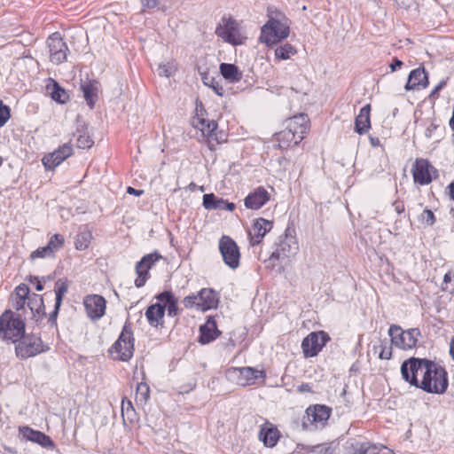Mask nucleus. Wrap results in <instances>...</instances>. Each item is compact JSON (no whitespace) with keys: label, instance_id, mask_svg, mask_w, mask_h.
I'll return each instance as SVG.
<instances>
[{"label":"nucleus","instance_id":"obj_58","mask_svg":"<svg viewBox=\"0 0 454 454\" xmlns=\"http://www.w3.org/2000/svg\"><path fill=\"white\" fill-rule=\"evenodd\" d=\"M446 83H447V80H442V81H441V82H439V83H438V84L434 88V90L431 91L430 96H431V97H434V96H436V95L439 93V91H440L443 87H445Z\"/></svg>","mask_w":454,"mask_h":454},{"label":"nucleus","instance_id":"obj_34","mask_svg":"<svg viewBox=\"0 0 454 454\" xmlns=\"http://www.w3.org/2000/svg\"><path fill=\"white\" fill-rule=\"evenodd\" d=\"M223 199L218 198L214 193L203 195V207L207 210H222L223 207Z\"/></svg>","mask_w":454,"mask_h":454},{"label":"nucleus","instance_id":"obj_43","mask_svg":"<svg viewBox=\"0 0 454 454\" xmlns=\"http://www.w3.org/2000/svg\"><path fill=\"white\" fill-rule=\"evenodd\" d=\"M378 349H380L379 357L380 359L388 360L391 358L392 348L390 346L387 347V346L383 345V342L380 340L379 345L372 346V350L374 351V353H377Z\"/></svg>","mask_w":454,"mask_h":454},{"label":"nucleus","instance_id":"obj_50","mask_svg":"<svg viewBox=\"0 0 454 454\" xmlns=\"http://www.w3.org/2000/svg\"><path fill=\"white\" fill-rule=\"evenodd\" d=\"M367 454H395L394 451L385 446L372 445L367 447Z\"/></svg>","mask_w":454,"mask_h":454},{"label":"nucleus","instance_id":"obj_35","mask_svg":"<svg viewBox=\"0 0 454 454\" xmlns=\"http://www.w3.org/2000/svg\"><path fill=\"white\" fill-rule=\"evenodd\" d=\"M276 136L278 146L281 149H286L291 146L292 143L294 145L295 140H297V137L287 128L278 133Z\"/></svg>","mask_w":454,"mask_h":454},{"label":"nucleus","instance_id":"obj_19","mask_svg":"<svg viewBox=\"0 0 454 454\" xmlns=\"http://www.w3.org/2000/svg\"><path fill=\"white\" fill-rule=\"evenodd\" d=\"M309 119L308 115L304 114L294 115L287 120L286 128L297 137L294 145H299L303 139L304 134L307 133L309 129Z\"/></svg>","mask_w":454,"mask_h":454},{"label":"nucleus","instance_id":"obj_62","mask_svg":"<svg viewBox=\"0 0 454 454\" xmlns=\"http://www.w3.org/2000/svg\"><path fill=\"white\" fill-rule=\"evenodd\" d=\"M127 192L129 194H131V195H135V196H140L144 193V191L143 190H137V189H135L131 186H129L127 188Z\"/></svg>","mask_w":454,"mask_h":454},{"label":"nucleus","instance_id":"obj_28","mask_svg":"<svg viewBox=\"0 0 454 454\" xmlns=\"http://www.w3.org/2000/svg\"><path fill=\"white\" fill-rule=\"evenodd\" d=\"M259 439L266 447H274L279 439V431L272 424L266 422L260 429Z\"/></svg>","mask_w":454,"mask_h":454},{"label":"nucleus","instance_id":"obj_12","mask_svg":"<svg viewBox=\"0 0 454 454\" xmlns=\"http://www.w3.org/2000/svg\"><path fill=\"white\" fill-rule=\"evenodd\" d=\"M228 377L237 380V384L247 386L254 384L256 380L264 379L266 373L263 370H258L253 367L231 368L227 372Z\"/></svg>","mask_w":454,"mask_h":454},{"label":"nucleus","instance_id":"obj_8","mask_svg":"<svg viewBox=\"0 0 454 454\" xmlns=\"http://www.w3.org/2000/svg\"><path fill=\"white\" fill-rule=\"evenodd\" d=\"M331 415V409L325 405L317 404L309 406L301 419L302 428L305 430H313L317 428V424L324 425Z\"/></svg>","mask_w":454,"mask_h":454},{"label":"nucleus","instance_id":"obj_31","mask_svg":"<svg viewBox=\"0 0 454 454\" xmlns=\"http://www.w3.org/2000/svg\"><path fill=\"white\" fill-rule=\"evenodd\" d=\"M371 106L366 105L360 109L355 121V131L360 135L366 133L371 128Z\"/></svg>","mask_w":454,"mask_h":454},{"label":"nucleus","instance_id":"obj_63","mask_svg":"<svg viewBox=\"0 0 454 454\" xmlns=\"http://www.w3.org/2000/svg\"><path fill=\"white\" fill-rule=\"evenodd\" d=\"M397 6L401 8H408L410 6V0H393Z\"/></svg>","mask_w":454,"mask_h":454},{"label":"nucleus","instance_id":"obj_52","mask_svg":"<svg viewBox=\"0 0 454 454\" xmlns=\"http://www.w3.org/2000/svg\"><path fill=\"white\" fill-rule=\"evenodd\" d=\"M334 450L330 446H315L313 447L311 453L312 454H333Z\"/></svg>","mask_w":454,"mask_h":454},{"label":"nucleus","instance_id":"obj_47","mask_svg":"<svg viewBox=\"0 0 454 454\" xmlns=\"http://www.w3.org/2000/svg\"><path fill=\"white\" fill-rule=\"evenodd\" d=\"M27 306L30 309L31 312H34V309H35L36 308L44 305L43 298L40 294H33L31 296L27 298Z\"/></svg>","mask_w":454,"mask_h":454},{"label":"nucleus","instance_id":"obj_37","mask_svg":"<svg viewBox=\"0 0 454 454\" xmlns=\"http://www.w3.org/2000/svg\"><path fill=\"white\" fill-rule=\"evenodd\" d=\"M68 290V282L67 279L59 278L56 281L54 291H55V302L62 304L63 298Z\"/></svg>","mask_w":454,"mask_h":454},{"label":"nucleus","instance_id":"obj_51","mask_svg":"<svg viewBox=\"0 0 454 454\" xmlns=\"http://www.w3.org/2000/svg\"><path fill=\"white\" fill-rule=\"evenodd\" d=\"M16 297L27 300L29 296V288L26 284H20L15 289Z\"/></svg>","mask_w":454,"mask_h":454},{"label":"nucleus","instance_id":"obj_59","mask_svg":"<svg viewBox=\"0 0 454 454\" xmlns=\"http://www.w3.org/2000/svg\"><path fill=\"white\" fill-rule=\"evenodd\" d=\"M403 65V61L398 59H394L392 63L389 65V67L392 72L396 71L398 68H400Z\"/></svg>","mask_w":454,"mask_h":454},{"label":"nucleus","instance_id":"obj_29","mask_svg":"<svg viewBox=\"0 0 454 454\" xmlns=\"http://www.w3.org/2000/svg\"><path fill=\"white\" fill-rule=\"evenodd\" d=\"M164 315L165 306L160 301L150 305L145 313L149 325L153 327L162 325Z\"/></svg>","mask_w":454,"mask_h":454},{"label":"nucleus","instance_id":"obj_41","mask_svg":"<svg viewBox=\"0 0 454 454\" xmlns=\"http://www.w3.org/2000/svg\"><path fill=\"white\" fill-rule=\"evenodd\" d=\"M55 254L51 251L50 247H39L36 250L33 251L30 254V259L32 261L38 258H54Z\"/></svg>","mask_w":454,"mask_h":454},{"label":"nucleus","instance_id":"obj_49","mask_svg":"<svg viewBox=\"0 0 454 454\" xmlns=\"http://www.w3.org/2000/svg\"><path fill=\"white\" fill-rule=\"evenodd\" d=\"M420 221L427 226H433L435 223V216L433 211L427 208L424 209L420 215Z\"/></svg>","mask_w":454,"mask_h":454},{"label":"nucleus","instance_id":"obj_48","mask_svg":"<svg viewBox=\"0 0 454 454\" xmlns=\"http://www.w3.org/2000/svg\"><path fill=\"white\" fill-rule=\"evenodd\" d=\"M11 117V109L0 100V128L3 127Z\"/></svg>","mask_w":454,"mask_h":454},{"label":"nucleus","instance_id":"obj_2","mask_svg":"<svg viewBox=\"0 0 454 454\" xmlns=\"http://www.w3.org/2000/svg\"><path fill=\"white\" fill-rule=\"evenodd\" d=\"M290 20L283 12H270L268 21L261 29V42L272 46L286 39L290 34Z\"/></svg>","mask_w":454,"mask_h":454},{"label":"nucleus","instance_id":"obj_27","mask_svg":"<svg viewBox=\"0 0 454 454\" xmlns=\"http://www.w3.org/2000/svg\"><path fill=\"white\" fill-rule=\"evenodd\" d=\"M45 90L51 99L59 104H66L69 100L68 92L51 78L48 80Z\"/></svg>","mask_w":454,"mask_h":454},{"label":"nucleus","instance_id":"obj_38","mask_svg":"<svg viewBox=\"0 0 454 454\" xmlns=\"http://www.w3.org/2000/svg\"><path fill=\"white\" fill-rule=\"evenodd\" d=\"M202 81H203V83L206 86L210 87L216 95L221 96V97L223 96L224 90H223V86L214 77L209 76L207 74H204L202 76Z\"/></svg>","mask_w":454,"mask_h":454},{"label":"nucleus","instance_id":"obj_55","mask_svg":"<svg viewBox=\"0 0 454 454\" xmlns=\"http://www.w3.org/2000/svg\"><path fill=\"white\" fill-rule=\"evenodd\" d=\"M31 313L33 315V318L35 319V321L39 322L46 316L45 306L43 305L39 308H36L35 309H34V312Z\"/></svg>","mask_w":454,"mask_h":454},{"label":"nucleus","instance_id":"obj_21","mask_svg":"<svg viewBox=\"0 0 454 454\" xmlns=\"http://www.w3.org/2000/svg\"><path fill=\"white\" fill-rule=\"evenodd\" d=\"M19 431L23 438L27 441L38 443L43 448L53 449L55 446L51 437L41 431L34 430L27 426L20 427Z\"/></svg>","mask_w":454,"mask_h":454},{"label":"nucleus","instance_id":"obj_6","mask_svg":"<svg viewBox=\"0 0 454 454\" xmlns=\"http://www.w3.org/2000/svg\"><path fill=\"white\" fill-rule=\"evenodd\" d=\"M215 34L225 43L241 45L247 37L243 35L239 24L232 18H223L215 29Z\"/></svg>","mask_w":454,"mask_h":454},{"label":"nucleus","instance_id":"obj_32","mask_svg":"<svg viewBox=\"0 0 454 454\" xmlns=\"http://www.w3.org/2000/svg\"><path fill=\"white\" fill-rule=\"evenodd\" d=\"M98 82L95 80L82 82L81 84L83 98L90 109L94 107L96 100L98 99Z\"/></svg>","mask_w":454,"mask_h":454},{"label":"nucleus","instance_id":"obj_25","mask_svg":"<svg viewBox=\"0 0 454 454\" xmlns=\"http://www.w3.org/2000/svg\"><path fill=\"white\" fill-rule=\"evenodd\" d=\"M200 333L199 342L202 345L212 342L221 334L215 320L211 317L200 327Z\"/></svg>","mask_w":454,"mask_h":454},{"label":"nucleus","instance_id":"obj_46","mask_svg":"<svg viewBox=\"0 0 454 454\" xmlns=\"http://www.w3.org/2000/svg\"><path fill=\"white\" fill-rule=\"evenodd\" d=\"M125 414L128 416V419L130 421H132L133 417L136 415V411H135V409L133 407L131 401L123 399L121 402V415H122V417H124Z\"/></svg>","mask_w":454,"mask_h":454},{"label":"nucleus","instance_id":"obj_3","mask_svg":"<svg viewBox=\"0 0 454 454\" xmlns=\"http://www.w3.org/2000/svg\"><path fill=\"white\" fill-rule=\"evenodd\" d=\"M134 340L131 325L126 322L118 339L109 348L113 359L121 362L129 361L135 350Z\"/></svg>","mask_w":454,"mask_h":454},{"label":"nucleus","instance_id":"obj_54","mask_svg":"<svg viewBox=\"0 0 454 454\" xmlns=\"http://www.w3.org/2000/svg\"><path fill=\"white\" fill-rule=\"evenodd\" d=\"M183 302L184 307L187 309L196 308L198 309V299L195 294L186 296Z\"/></svg>","mask_w":454,"mask_h":454},{"label":"nucleus","instance_id":"obj_53","mask_svg":"<svg viewBox=\"0 0 454 454\" xmlns=\"http://www.w3.org/2000/svg\"><path fill=\"white\" fill-rule=\"evenodd\" d=\"M60 307H61V304H59V303L58 304L55 302L54 309L50 314L49 318H48V322L51 324V326L57 325V318H58V315H59Z\"/></svg>","mask_w":454,"mask_h":454},{"label":"nucleus","instance_id":"obj_56","mask_svg":"<svg viewBox=\"0 0 454 454\" xmlns=\"http://www.w3.org/2000/svg\"><path fill=\"white\" fill-rule=\"evenodd\" d=\"M27 280L30 284H34L35 286L36 291H43V285L36 276H29L27 277Z\"/></svg>","mask_w":454,"mask_h":454},{"label":"nucleus","instance_id":"obj_23","mask_svg":"<svg viewBox=\"0 0 454 454\" xmlns=\"http://www.w3.org/2000/svg\"><path fill=\"white\" fill-rule=\"evenodd\" d=\"M196 116L192 118V126L196 129H200L205 137H212L214 131L217 129V122L214 120H208L203 117L204 109L202 105L200 108L196 107Z\"/></svg>","mask_w":454,"mask_h":454},{"label":"nucleus","instance_id":"obj_20","mask_svg":"<svg viewBox=\"0 0 454 454\" xmlns=\"http://www.w3.org/2000/svg\"><path fill=\"white\" fill-rule=\"evenodd\" d=\"M273 222L264 218H257L254 221L248 235L252 246L260 244L264 236L272 229Z\"/></svg>","mask_w":454,"mask_h":454},{"label":"nucleus","instance_id":"obj_11","mask_svg":"<svg viewBox=\"0 0 454 454\" xmlns=\"http://www.w3.org/2000/svg\"><path fill=\"white\" fill-rule=\"evenodd\" d=\"M219 250L223 260L231 269L239 265L240 253L236 242L228 236H223L219 240Z\"/></svg>","mask_w":454,"mask_h":454},{"label":"nucleus","instance_id":"obj_36","mask_svg":"<svg viewBox=\"0 0 454 454\" xmlns=\"http://www.w3.org/2000/svg\"><path fill=\"white\" fill-rule=\"evenodd\" d=\"M297 53L296 48L291 43L279 45L275 50V57L278 59L286 60Z\"/></svg>","mask_w":454,"mask_h":454},{"label":"nucleus","instance_id":"obj_64","mask_svg":"<svg viewBox=\"0 0 454 454\" xmlns=\"http://www.w3.org/2000/svg\"><path fill=\"white\" fill-rule=\"evenodd\" d=\"M394 207H395V210L398 213V214H401L404 211V205L402 203V202H399V201H395L394 203Z\"/></svg>","mask_w":454,"mask_h":454},{"label":"nucleus","instance_id":"obj_7","mask_svg":"<svg viewBox=\"0 0 454 454\" xmlns=\"http://www.w3.org/2000/svg\"><path fill=\"white\" fill-rule=\"evenodd\" d=\"M388 334L393 345L402 349H409L416 346L420 331L418 328L403 331L400 326L392 325L389 327Z\"/></svg>","mask_w":454,"mask_h":454},{"label":"nucleus","instance_id":"obj_42","mask_svg":"<svg viewBox=\"0 0 454 454\" xmlns=\"http://www.w3.org/2000/svg\"><path fill=\"white\" fill-rule=\"evenodd\" d=\"M176 71V67L174 62H168L164 64H160L157 69V72L160 76L170 77Z\"/></svg>","mask_w":454,"mask_h":454},{"label":"nucleus","instance_id":"obj_24","mask_svg":"<svg viewBox=\"0 0 454 454\" xmlns=\"http://www.w3.org/2000/svg\"><path fill=\"white\" fill-rule=\"evenodd\" d=\"M198 299V309L206 311L216 308L218 294L212 289L203 288L195 294Z\"/></svg>","mask_w":454,"mask_h":454},{"label":"nucleus","instance_id":"obj_30","mask_svg":"<svg viewBox=\"0 0 454 454\" xmlns=\"http://www.w3.org/2000/svg\"><path fill=\"white\" fill-rule=\"evenodd\" d=\"M155 298L165 306V310H168L169 317H176L178 315L177 300L171 291H163L158 294Z\"/></svg>","mask_w":454,"mask_h":454},{"label":"nucleus","instance_id":"obj_16","mask_svg":"<svg viewBox=\"0 0 454 454\" xmlns=\"http://www.w3.org/2000/svg\"><path fill=\"white\" fill-rule=\"evenodd\" d=\"M106 301L98 294H89L83 300L87 316L92 320L100 319L106 312Z\"/></svg>","mask_w":454,"mask_h":454},{"label":"nucleus","instance_id":"obj_61","mask_svg":"<svg viewBox=\"0 0 454 454\" xmlns=\"http://www.w3.org/2000/svg\"><path fill=\"white\" fill-rule=\"evenodd\" d=\"M236 206L234 203L232 202H229L227 200H223V209L222 210H225V211H233L235 209Z\"/></svg>","mask_w":454,"mask_h":454},{"label":"nucleus","instance_id":"obj_45","mask_svg":"<svg viewBox=\"0 0 454 454\" xmlns=\"http://www.w3.org/2000/svg\"><path fill=\"white\" fill-rule=\"evenodd\" d=\"M93 144L94 141L89 135H86L85 133L79 134L76 138V145L81 149H89L93 145Z\"/></svg>","mask_w":454,"mask_h":454},{"label":"nucleus","instance_id":"obj_9","mask_svg":"<svg viewBox=\"0 0 454 454\" xmlns=\"http://www.w3.org/2000/svg\"><path fill=\"white\" fill-rule=\"evenodd\" d=\"M330 340L329 334L324 331L310 333L301 342L303 356L306 358L316 356Z\"/></svg>","mask_w":454,"mask_h":454},{"label":"nucleus","instance_id":"obj_5","mask_svg":"<svg viewBox=\"0 0 454 454\" xmlns=\"http://www.w3.org/2000/svg\"><path fill=\"white\" fill-rule=\"evenodd\" d=\"M15 343V354L17 357L22 360L35 356L50 349V347L44 344L40 337L34 334H24Z\"/></svg>","mask_w":454,"mask_h":454},{"label":"nucleus","instance_id":"obj_39","mask_svg":"<svg viewBox=\"0 0 454 454\" xmlns=\"http://www.w3.org/2000/svg\"><path fill=\"white\" fill-rule=\"evenodd\" d=\"M150 396L149 386L146 383H138L137 387L136 401L139 403H145Z\"/></svg>","mask_w":454,"mask_h":454},{"label":"nucleus","instance_id":"obj_40","mask_svg":"<svg viewBox=\"0 0 454 454\" xmlns=\"http://www.w3.org/2000/svg\"><path fill=\"white\" fill-rule=\"evenodd\" d=\"M64 244H65L64 237L60 234H54L50 239L46 247H50L51 251L53 252V254H55V253L57 251H59V249H61L63 247Z\"/></svg>","mask_w":454,"mask_h":454},{"label":"nucleus","instance_id":"obj_57","mask_svg":"<svg viewBox=\"0 0 454 454\" xmlns=\"http://www.w3.org/2000/svg\"><path fill=\"white\" fill-rule=\"evenodd\" d=\"M143 9H153L159 5L158 0H140Z\"/></svg>","mask_w":454,"mask_h":454},{"label":"nucleus","instance_id":"obj_60","mask_svg":"<svg viewBox=\"0 0 454 454\" xmlns=\"http://www.w3.org/2000/svg\"><path fill=\"white\" fill-rule=\"evenodd\" d=\"M26 304V301L16 297V301L13 303V307L16 310L22 309Z\"/></svg>","mask_w":454,"mask_h":454},{"label":"nucleus","instance_id":"obj_33","mask_svg":"<svg viewBox=\"0 0 454 454\" xmlns=\"http://www.w3.org/2000/svg\"><path fill=\"white\" fill-rule=\"evenodd\" d=\"M219 69L223 77L230 82H238L242 79V73L234 64L222 63Z\"/></svg>","mask_w":454,"mask_h":454},{"label":"nucleus","instance_id":"obj_14","mask_svg":"<svg viewBox=\"0 0 454 454\" xmlns=\"http://www.w3.org/2000/svg\"><path fill=\"white\" fill-rule=\"evenodd\" d=\"M47 45L52 63L59 65L67 60L69 50L59 32H55L48 37Z\"/></svg>","mask_w":454,"mask_h":454},{"label":"nucleus","instance_id":"obj_13","mask_svg":"<svg viewBox=\"0 0 454 454\" xmlns=\"http://www.w3.org/2000/svg\"><path fill=\"white\" fill-rule=\"evenodd\" d=\"M161 258L162 256L159 253L153 252L144 255L141 260L137 262L136 273L137 278L135 280V286L139 288L145 285V282L150 277L149 270Z\"/></svg>","mask_w":454,"mask_h":454},{"label":"nucleus","instance_id":"obj_1","mask_svg":"<svg viewBox=\"0 0 454 454\" xmlns=\"http://www.w3.org/2000/svg\"><path fill=\"white\" fill-rule=\"evenodd\" d=\"M433 361L427 358L410 357L401 364L403 379L411 386L422 390H432L429 378ZM434 389V387H433Z\"/></svg>","mask_w":454,"mask_h":454},{"label":"nucleus","instance_id":"obj_26","mask_svg":"<svg viewBox=\"0 0 454 454\" xmlns=\"http://www.w3.org/2000/svg\"><path fill=\"white\" fill-rule=\"evenodd\" d=\"M428 83V76L426 70L424 68H416L410 73L404 88L406 90H411L419 87L426 88Z\"/></svg>","mask_w":454,"mask_h":454},{"label":"nucleus","instance_id":"obj_17","mask_svg":"<svg viewBox=\"0 0 454 454\" xmlns=\"http://www.w3.org/2000/svg\"><path fill=\"white\" fill-rule=\"evenodd\" d=\"M72 154L73 148L70 144L67 143L53 153L45 155L43 158V164L46 169H53Z\"/></svg>","mask_w":454,"mask_h":454},{"label":"nucleus","instance_id":"obj_10","mask_svg":"<svg viewBox=\"0 0 454 454\" xmlns=\"http://www.w3.org/2000/svg\"><path fill=\"white\" fill-rule=\"evenodd\" d=\"M411 172L414 182L420 185H427L438 176L437 169L427 159H417Z\"/></svg>","mask_w":454,"mask_h":454},{"label":"nucleus","instance_id":"obj_44","mask_svg":"<svg viewBox=\"0 0 454 454\" xmlns=\"http://www.w3.org/2000/svg\"><path fill=\"white\" fill-rule=\"evenodd\" d=\"M90 233H80L77 235L74 245L78 250H84L90 244Z\"/></svg>","mask_w":454,"mask_h":454},{"label":"nucleus","instance_id":"obj_4","mask_svg":"<svg viewBox=\"0 0 454 454\" xmlns=\"http://www.w3.org/2000/svg\"><path fill=\"white\" fill-rule=\"evenodd\" d=\"M25 323L21 316L6 310L0 317V335L12 342H17L25 334Z\"/></svg>","mask_w":454,"mask_h":454},{"label":"nucleus","instance_id":"obj_15","mask_svg":"<svg viewBox=\"0 0 454 454\" xmlns=\"http://www.w3.org/2000/svg\"><path fill=\"white\" fill-rule=\"evenodd\" d=\"M433 365L434 366L430 367L432 372L427 379L429 380L432 388L434 387V389L424 391L430 394H443L449 386L447 372L443 367L438 365L434 361Z\"/></svg>","mask_w":454,"mask_h":454},{"label":"nucleus","instance_id":"obj_22","mask_svg":"<svg viewBox=\"0 0 454 454\" xmlns=\"http://www.w3.org/2000/svg\"><path fill=\"white\" fill-rule=\"evenodd\" d=\"M270 199V194L268 191L259 186L251 192L244 200V203L247 208L249 209H259L264 206Z\"/></svg>","mask_w":454,"mask_h":454},{"label":"nucleus","instance_id":"obj_18","mask_svg":"<svg viewBox=\"0 0 454 454\" xmlns=\"http://www.w3.org/2000/svg\"><path fill=\"white\" fill-rule=\"evenodd\" d=\"M298 251V244L294 238L286 236L284 239L277 245V248L272 252L270 256V261L272 260H284L292 255H294Z\"/></svg>","mask_w":454,"mask_h":454}]
</instances>
